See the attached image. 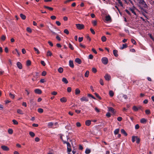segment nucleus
Listing matches in <instances>:
<instances>
[{"instance_id": "obj_55", "label": "nucleus", "mask_w": 154, "mask_h": 154, "mask_svg": "<svg viewBox=\"0 0 154 154\" xmlns=\"http://www.w3.org/2000/svg\"><path fill=\"white\" fill-rule=\"evenodd\" d=\"M100 83L102 85H104V83L103 80L102 79H100Z\"/></svg>"}, {"instance_id": "obj_21", "label": "nucleus", "mask_w": 154, "mask_h": 154, "mask_svg": "<svg viewBox=\"0 0 154 154\" xmlns=\"http://www.w3.org/2000/svg\"><path fill=\"white\" fill-rule=\"evenodd\" d=\"M80 91L78 88H76L75 90V94L76 95H77L80 94Z\"/></svg>"}, {"instance_id": "obj_24", "label": "nucleus", "mask_w": 154, "mask_h": 154, "mask_svg": "<svg viewBox=\"0 0 154 154\" xmlns=\"http://www.w3.org/2000/svg\"><path fill=\"white\" fill-rule=\"evenodd\" d=\"M91 152V150L88 148H87L85 151V153L86 154H89Z\"/></svg>"}, {"instance_id": "obj_18", "label": "nucleus", "mask_w": 154, "mask_h": 154, "mask_svg": "<svg viewBox=\"0 0 154 154\" xmlns=\"http://www.w3.org/2000/svg\"><path fill=\"white\" fill-rule=\"evenodd\" d=\"M108 109L109 111L113 113L114 112V109L112 107H108Z\"/></svg>"}, {"instance_id": "obj_1", "label": "nucleus", "mask_w": 154, "mask_h": 154, "mask_svg": "<svg viewBox=\"0 0 154 154\" xmlns=\"http://www.w3.org/2000/svg\"><path fill=\"white\" fill-rule=\"evenodd\" d=\"M76 26L77 28L79 30L82 29H84V26L83 24L79 23L76 24Z\"/></svg>"}, {"instance_id": "obj_60", "label": "nucleus", "mask_w": 154, "mask_h": 154, "mask_svg": "<svg viewBox=\"0 0 154 154\" xmlns=\"http://www.w3.org/2000/svg\"><path fill=\"white\" fill-rule=\"evenodd\" d=\"M92 71L93 72L95 73L97 72V70L95 68H93L92 69Z\"/></svg>"}, {"instance_id": "obj_41", "label": "nucleus", "mask_w": 154, "mask_h": 154, "mask_svg": "<svg viewBox=\"0 0 154 154\" xmlns=\"http://www.w3.org/2000/svg\"><path fill=\"white\" fill-rule=\"evenodd\" d=\"M95 94L96 96L98 98V99H99V100H101V98L100 97V96L99 95L97 94V93H95Z\"/></svg>"}, {"instance_id": "obj_22", "label": "nucleus", "mask_w": 154, "mask_h": 154, "mask_svg": "<svg viewBox=\"0 0 154 154\" xmlns=\"http://www.w3.org/2000/svg\"><path fill=\"white\" fill-rule=\"evenodd\" d=\"M31 62L30 60H28L26 61V65L27 66H29L31 65Z\"/></svg>"}, {"instance_id": "obj_51", "label": "nucleus", "mask_w": 154, "mask_h": 154, "mask_svg": "<svg viewBox=\"0 0 154 154\" xmlns=\"http://www.w3.org/2000/svg\"><path fill=\"white\" fill-rule=\"evenodd\" d=\"M86 38L87 40H89V41H91V38L90 37L89 35H87L86 36Z\"/></svg>"}, {"instance_id": "obj_23", "label": "nucleus", "mask_w": 154, "mask_h": 154, "mask_svg": "<svg viewBox=\"0 0 154 154\" xmlns=\"http://www.w3.org/2000/svg\"><path fill=\"white\" fill-rule=\"evenodd\" d=\"M136 138H137V136H133L132 137V142L134 143V142L135 140H136Z\"/></svg>"}, {"instance_id": "obj_45", "label": "nucleus", "mask_w": 154, "mask_h": 154, "mask_svg": "<svg viewBox=\"0 0 154 154\" xmlns=\"http://www.w3.org/2000/svg\"><path fill=\"white\" fill-rule=\"evenodd\" d=\"M139 2L140 4L143 5L145 2L144 0H140Z\"/></svg>"}, {"instance_id": "obj_48", "label": "nucleus", "mask_w": 154, "mask_h": 154, "mask_svg": "<svg viewBox=\"0 0 154 154\" xmlns=\"http://www.w3.org/2000/svg\"><path fill=\"white\" fill-rule=\"evenodd\" d=\"M92 24L94 26H96L97 25V22L96 20H94L92 22Z\"/></svg>"}, {"instance_id": "obj_3", "label": "nucleus", "mask_w": 154, "mask_h": 154, "mask_svg": "<svg viewBox=\"0 0 154 154\" xmlns=\"http://www.w3.org/2000/svg\"><path fill=\"white\" fill-rule=\"evenodd\" d=\"M1 148L3 150L5 151H8L9 150V148L7 146L5 145L2 146Z\"/></svg>"}, {"instance_id": "obj_35", "label": "nucleus", "mask_w": 154, "mask_h": 154, "mask_svg": "<svg viewBox=\"0 0 154 154\" xmlns=\"http://www.w3.org/2000/svg\"><path fill=\"white\" fill-rule=\"evenodd\" d=\"M52 55V53L50 51H48L47 52V56H51Z\"/></svg>"}, {"instance_id": "obj_50", "label": "nucleus", "mask_w": 154, "mask_h": 154, "mask_svg": "<svg viewBox=\"0 0 154 154\" xmlns=\"http://www.w3.org/2000/svg\"><path fill=\"white\" fill-rule=\"evenodd\" d=\"M64 32L67 35L69 34V31L67 29H65L64 30Z\"/></svg>"}, {"instance_id": "obj_16", "label": "nucleus", "mask_w": 154, "mask_h": 154, "mask_svg": "<svg viewBox=\"0 0 154 154\" xmlns=\"http://www.w3.org/2000/svg\"><path fill=\"white\" fill-rule=\"evenodd\" d=\"M105 18L106 20V21H109L111 20V17L109 15H108L107 16H106Z\"/></svg>"}, {"instance_id": "obj_61", "label": "nucleus", "mask_w": 154, "mask_h": 154, "mask_svg": "<svg viewBox=\"0 0 154 154\" xmlns=\"http://www.w3.org/2000/svg\"><path fill=\"white\" fill-rule=\"evenodd\" d=\"M76 126L77 127H79L81 126V124L79 122H77L76 123Z\"/></svg>"}, {"instance_id": "obj_25", "label": "nucleus", "mask_w": 154, "mask_h": 154, "mask_svg": "<svg viewBox=\"0 0 154 154\" xmlns=\"http://www.w3.org/2000/svg\"><path fill=\"white\" fill-rule=\"evenodd\" d=\"M109 94L111 97H112L114 94L113 92L111 90H110L109 91Z\"/></svg>"}, {"instance_id": "obj_39", "label": "nucleus", "mask_w": 154, "mask_h": 154, "mask_svg": "<svg viewBox=\"0 0 154 154\" xmlns=\"http://www.w3.org/2000/svg\"><path fill=\"white\" fill-rule=\"evenodd\" d=\"M38 111L39 113H42L43 112V109L42 108H38Z\"/></svg>"}, {"instance_id": "obj_54", "label": "nucleus", "mask_w": 154, "mask_h": 154, "mask_svg": "<svg viewBox=\"0 0 154 154\" xmlns=\"http://www.w3.org/2000/svg\"><path fill=\"white\" fill-rule=\"evenodd\" d=\"M46 72L45 71H43L42 72V75L43 76H45L46 74Z\"/></svg>"}, {"instance_id": "obj_4", "label": "nucleus", "mask_w": 154, "mask_h": 154, "mask_svg": "<svg viewBox=\"0 0 154 154\" xmlns=\"http://www.w3.org/2000/svg\"><path fill=\"white\" fill-rule=\"evenodd\" d=\"M35 92L38 94H41L42 93V91L41 90L39 89H36L34 90Z\"/></svg>"}, {"instance_id": "obj_8", "label": "nucleus", "mask_w": 154, "mask_h": 154, "mask_svg": "<svg viewBox=\"0 0 154 154\" xmlns=\"http://www.w3.org/2000/svg\"><path fill=\"white\" fill-rule=\"evenodd\" d=\"M80 100L82 101H85L86 102H87L88 101V99L85 97H82L80 98Z\"/></svg>"}, {"instance_id": "obj_33", "label": "nucleus", "mask_w": 154, "mask_h": 154, "mask_svg": "<svg viewBox=\"0 0 154 154\" xmlns=\"http://www.w3.org/2000/svg\"><path fill=\"white\" fill-rule=\"evenodd\" d=\"M89 73V71H86L85 74V77H88V76Z\"/></svg>"}, {"instance_id": "obj_38", "label": "nucleus", "mask_w": 154, "mask_h": 154, "mask_svg": "<svg viewBox=\"0 0 154 154\" xmlns=\"http://www.w3.org/2000/svg\"><path fill=\"white\" fill-rule=\"evenodd\" d=\"M10 97L12 99H14V94H12L11 93H10L9 94Z\"/></svg>"}, {"instance_id": "obj_10", "label": "nucleus", "mask_w": 154, "mask_h": 154, "mask_svg": "<svg viewBox=\"0 0 154 154\" xmlns=\"http://www.w3.org/2000/svg\"><path fill=\"white\" fill-rule=\"evenodd\" d=\"M122 134H123L125 136H127L128 134L125 131L124 129H122L121 130Z\"/></svg>"}, {"instance_id": "obj_7", "label": "nucleus", "mask_w": 154, "mask_h": 154, "mask_svg": "<svg viewBox=\"0 0 154 154\" xmlns=\"http://www.w3.org/2000/svg\"><path fill=\"white\" fill-rule=\"evenodd\" d=\"M69 65L72 68H73L74 67V65L73 63V61L72 60H70L69 61Z\"/></svg>"}, {"instance_id": "obj_20", "label": "nucleus", "mask_w": 154, "mask_h": 154, "mask_svg": "<svg viewBox=\"0 0 154 154\" xmlns=\"http://www.w3.org/2000/svg\"><path fill=\"white\" fill-rule=\"evenodd\" d=\"M20 16L23 20H25L26 18L25 15L22 14H20Z\"/></svg>"}, {"instance_id": "obj_31", "label": "nucleus", "mask_w": 154, "mask_h": 154, "mask_svg": "<svg viewBox=\"0 0 154 154\" xmlns=\"http://www.w3.org/2000/svg\"><path fill=\"white\" fill-rule=\"evenodd\" d=\"M69 47L71 50L74 49V47L70 43L69 44Z\"/></svg>"}, {"instance_id": "obj_49", "label": "nucleus", "mask_w": 154, "mask_h": 154, "mask_svg": "<svg viewBox=\"0 0 154 154\" xmlns=\"http://www.w3.org/2000/svg\"><path fill=\"white\" fill-rule=\"evenodd\" d=\"M131 42L133 43L134 44V45H136V41H135V40L133 39V38H132L131 39Z\"/></svg>"}, {"instance_id": "obj_63", "label": "nucleus", "mask_w": 154, "mask_h": 154, "mask_svg": "<svg viewBox=\"0 0 154 154\" xmlns=\"http://www.w3.org/2000/svg\"><path fill=\"white\" fill-rule=\"evenodd\" d=\"M90 30L91 31V32L93 34H95V32L94 31V29H93L92 28H91L90 29Z\"/></svg>"}, {"instance_id": "obj_40", "label": "nucleus", "mask_w": 154, "mask_h": 154, "mask_svg": "<svg viewBox=\"0 0 154 154\" xmlns=\"http://www.w3.org/2000/svg\"><path fill=\"white\" fill-rule=\"evenodd\" d=\"M130 10L132 12V13L134 14L135 15H136L137 14L136 12L134 11V9L130 8Z\"/></svg>"}, {"instance_id": "obj_2", "label": "nucleus", "mask_w": 154, "mask_h": 154, "mask_svg": "<svg viewBox=\"0 0 154 154\" xmlns=\"http://www.w3.org/2000/svg\"><path fill=\"white\" fill-rule=\"evenodd\" d=\"M102 62L104 64H107L108 62V59L107 57H103L101 59Z\"/></svg>"}, {"instance_id": "obj_42", "label": "nucleus", "mask_w": 154, "mask_h": 154, "mask_svg": "<svg viewBox=\"0 0 154 154\" xmlns=\"http://www.w3.org/2000/svg\"><path fill=\"white\" fill-rule=\"evenodd\" d=\"M29 135L32 137H33L35 136V134L32 132L31 131L29 133Z\"/></svg>"}, {"instance_id": "obj_36", "label": "nucleus", "mask_w": 154, "mask_h": 154, "mask_svg": "<svg viewBox=\"0 0 154 154\" xmlns=\"http://www.w3.org/2000/svg\"><path fill=\"white\" fill-rule=\"evenodd\" d=\"M136 143L137 144H139L140 142V139L137 136V138H136Z\"/></svg>"}, {"instance_id": "obj_6", "label": "nucleus", "mask_w": 154, "mask_h": 154, "mask_svg": "<svg viewBox=\"0 0 154 154\" xmlns=\"http://www.w3.org/2000/svg\"><path fill=\"white\" fill-rule=\"evenodd\" d=\"M17 65L19 69H21L22 68V64L20 62H17Z\"/></svg>"}, {"instance_id": "obj_46", "label": "nucleus", "mask_w": 154, "mask_h": 154, "mask_svg": "<svg viewBox=\"0 0 154 154\" xmlns=\"http://www.w3.org/2000/svg\"><path fill=\"white\" fill-rule=\"evenodd\" d=\"M54 125V123L52 122H50L48 123V125L49 127H52Z\"/></svg>"}, {"instance_id": "obj_29", "label": "nucleus", "mask_w": 154, "mask_h": 154, "mask_svg": "<svg viewBox=\"0 0 154 154\" xmlns=\"http://www.w3.org/2000/svg\"><path fill=\"white\" fill-rule=\"evenodd\" d=\"M132 109L135 111H137L138 110V108L136 106H134L132 108Z\"/></svg>"}, {"instance_id": "obj_15", "label": "nucleus", "mask_w": 154, "mask_h": 154, "mask_svg": "<svg viewBox=\"0 0 154 154\" xmlns=\"http://www.w3.org/2000/svg\"><path fill=\"white\" fill-rule=\"evenodd\" d=\"M60 101L62 103H65L66 102L67 100L66 98L63 97L60 99Z\"/></svg>"}, {"instance_id": "obj_11", "label": "nucleus", "mask_w": 154, "mask_h": 154, "mask_svg": "<svg viewBox=\"0 0 154 154\" xmlns=\"http://www.w3.org/2000/svg\"><path fill=\"white\" fill-rule=\"evenodd\" d=\"M39 76V73L38 72H35L33 75L34 77L36 79H37L38 78Z\"/></svg>"}, {"instance_id": "obj_5", "label": "nucleus", "mask_w": 154, "mask_h": 154, "mask_svg": "<svg viewBox=\"0 0 154 154\" xmlns=\"http://www.w3.org/2000/svg\"><path fill=\"white\" fill-rule=\"evenodd\" d=\"M104 78L106 80L109 81L110 80L111 77L108 74H106L104 76Z\"/></svg>"}, {"instance_id": "obj_62", "label": "nucleus", "mask_w": 154, "mask_h": 154, "mask_svg": "<svg viewBox=\"0 0 154 154\" xmlns=\"http://www.w3.org/2000/svg\"><path fill=\"white\" fill-rule=\"evenodd\" d=\"M41 63L44 66H45V65H46L44 61H43V60L41 61Z\"/></svg>"}, {"instance_id": "obj_27", "label": "nucleus", "mask_w": 154, "mask_h": 154, "mask_svg": "<svg viewBox=\"0 0 154 154\" xmlns=\"http://www.w3.org/2000/svg\"><path fill=\"white\" fill-rule=\"evenodd\" d=\"M146 120L144 118H142L140 120V122L142 123H146Z\"/></svg>"}, {"instance_id": "obj_43", "label": "nucleus", "mask_w": 154, "mask_h": 154, "mask_svg": "<svg viewBox=\"0 0 154 154\" xmlns=\"http://www.w3.org/2000/svg\"><path fill=\"white\" fill-rule=\"evenodd\" d=\"M34 49L35 50V51L36 52V53L37 54H39V53H40V52L36 48H34Z\"/></svg>"}, {"instance_id": "obj_53", "label": "nucleus", "mask_w": 154, "mask_h": 154, "mask_svg": "<svg viewBox=\"0 0 154 154\" xmlns=\"http://www.w3.org/2000/svg\"><path fill=\"white\" fill-rule=\"evenodd\" d=\"M72 90V88L71 87H69L67 88V91L68 92H70Z\"/></svg>"}, {"instance_id": "obj_37", "label": "nucleus", "mask_w": 154, "mask_h": 154, "mask_svg": "<svg viewBox=\"0 0 154 154\" xmlns=\"http://www.w3.org/2000/svg\"><path fill=\"white\" fill-rule=\"evenodd\" d=\"M12 122L13 124L15 125H17L18 124V122L15 119H13L12 120Z\"/></svg>"}, {"instance_id": "obj_9", "label": "nucleus", "mask_w": 154, "mask_h": 154, "mask_svg": "<svg viewBox=\"0 0 154 154\" xmlns=\"http://www.w3.org/2000/svg\"><path fill=\"white\" fill-rule=\"evenodd\" d=\"M75 61L78 63L79 64H80L82 63V60L79 58H77L75 59Z\"/></svg>"}, {"instance_id": "obj_57", "label": "nucleus", "mask_w": 154, "mask_h": 154, "mask_svg": "<svg viewBox=\"0 0 154 154\" xmlns=\"http://www.w3.org/2000/svg\"><path fill=\"white\" fill-rule=\"evenodd\" d=\"M48 43L51 47H53V44L51 41H48Z\"/></svg>"}, {"instance_id": "obj_47", "label": "nucleus", "mask_w": 154, "mask_h": 154, "mask_svg": "<svg viewBox=\"0 0 154 154\" xmlns=\"http://www.w3.org/2000/svg\"><path fill=\"white\" fill-rule=\"evenodd\" d=\"M145 113L147 115H149L150 113V111L149 109H146L145 110Z\"/></svg>"}, {"instance_id": "obj_58", "label": "nucleus", "mask_w": 154, "mask_h": 154, "mask_svg": "<svg viewBox=\"0 0 154 154\" xmlns=\"http://www.w3.org/2000/svg\"><path fill=\"white\" fill-rule=\"evenodd\" d=\"M72 151V149L71 147H69V148H67V152H71Z\"/></svg>"}, {"instance_id": "obj_30", "label": "nucleus", "mask_w": 154, "mask_h": 154, "mask_svg": "<svg viewBox=\"0 0 154 154\" xmlns=\"http://www.w3.org/2000/svg\"><path fill=\"white\" fill-rule=\"evenodd\" d=\"M119 131V129H116L114 131V134L115 135L117 134H118Z\"/></svg>"}, {"instance_id": "obj_13", "label": "nucleus", "mask_w": 154, "mask_h": 154, "mask_svg": "<svg viewBox=\"0 0 154 154\" xmlns=\"http://www.w3.org/2000/svg\"><path fill=\"white\" fill-rule=\"evenodd\" d=\"M85 123L86 125L89 126L91 124V121L90 120H87L85 121Z\"/></svg>"}, {"instance_id": "obj_17", "label": "nucleus", "mask_w": 154, "mask_h": 154, "mask_svg": "<svg viewBox=\"0 0 154 154\" xmlns=\"http://www.w3.org/2000/svg\"><path fill=\"white\" fill-rule=\"evenodd\" d=\"M128 47V45L127 44H123L122 45V47H121L120 48L121 49H123L124 48H127Z\"/></svg>"}, {"instance_id": "obj_56", "label": "nucleus", "mask_w": 154, "mask_h": 154, "mask_svg": "<svg viewBox=\"0 0 154 154\" xmlns=\"http://www.w3.org/2000/svg\"><path fill=\"white\" fill-rule=\"evenodd\" d=\"M26 30L27 32H29V33L31 32H32L31 29V28H30L29 27H27V28Z\"/></svg>"}, {"instance_id": "obj_52", "label": "nucleus", "mask_w": 154, "mask_h": 154, "mask_svg": "<svg viewBox=\"0 0 154 154\" xmlns=\"http://www.w3.org/2000/svg\"><path fill=\"white\" fill-rule=\"evenodd\" d=\"M88 96L89 97H92V98H93L94 99H95V97L93 96L92 94H88Z\"/></svg>"}, {"instance_id": "obj_64", "label": "nucleus", "mask_w": 154, "mask_h": 154, "mask_svg": "<svg viewBox=\"0 0 154 154\" xmlns=\"http://www.w3.org/2000/svg\"><path fill=\"white\" fill-rule=\"evenodd\" d=\"M143 5V7L145 8H148V6L145 2Z\"/></svg>"}, {"instance_id": "obj_28", "label": "nucleus", "mask_w": 154, "mask_h": 154, "mask_svg": "<svg viewBox=\"0 0 154 154\" xmlns=\"http://www.w3.org/2000/svg\"><path fill=\"white\" fill-rule=\"evenodd\" d=\"M44 8H47L50 11H52L53 10V8H51L48 6H45Z\"/></svg>"}, {"instance_id": "obj_19", "label": "nucleus", "mask_w": 154, "mask_h": 154, "mask_svg": "<svg viewBox=\"0 0 154 154\" xmlns=\"http://www.w3.org/2000/svg\"><path fill=\"white\" fill-rule=\"evenodd\" d=\"M58 71L60 73H62L63 71V68L60 67L58 69Z\"/></svg>"}, {"instance_id": "obj_34", "label": "nucleus", "mask_w": 154, "mask_h": 154, "mask_svg": "<svg viewBox=\"0 0 154 154\" xmlns=\"http://www.w3.org/2000/svg\"><path fill=\"white\" fill-rule=\"evenodd\" d=\"M8 132L10 134H12L13 133V130L12 129H9L8 130Z\"/></svg>"}, {"instance_id": "obj_12", "label": "nucleus", "mask_w": 154, "mask_h": 154, "mask_svg": "<svg viewBox=\"0 0 154 154\" xmlns=\"http://www.w3.org/2000/svg\"><path fill=\"white\" fill-rule=\"evenodd\" d=\"M113 53L114 55L116 57H117L118 56V51L116 50H113Z\"/></svg>"}, {"instance_id": "obj_14", "label": "nucleus", "mask_w": 154, "mask_h": 154, "mask_svg": "<svg viewBox=\"0 0 154 154\" xmlns=\"http://www.w3.org/2000/svg\"><path fill=\"white\" fill-rule=\"evenodd\" d=\"M62 81L65 84H67L68 83V82L66 79L65 78H63L62 79Z\"/></svg>"}, {"instance_id": "obj_32", "label": "nucleus", "mask_w": 154, "mask_h": 154, "mask_svg": "<svg viewBox=\"0 0 154 154\" xmlns=\"http://www.w3.org/2000/svg\"><path fill=\"white\" fill-rule=\"evenodd\" d=\"M6 38V36L5 35H2L1 37V40H2V41H4L5 40Z\"/></svg>"}, {"instance_id": "obj_59", "label": "nucleus", "mask_w": 154, "mask_h": 154, "mask_svg": "<svg viewBox=\"0 0 154 154\" xmlns=\"http://www.w3.org/2000/svg\"><path fill=\"white\" fill-rule=\"evenodd\" d=\"M83 40V37H79L78 38L79 41V42H82Z\"/></svg>"}, {"instance_id": "obj_26", "label": "nucleus", "mask_w": 154, "mask_h": 154, "mask_svg": "<svg viewBox=\"0 0 154 154\" xmlns=\"http://www.w3.org/2000/svg\"><path fill=\"white\" fill-rule=\"evenodd\" d=\"M101 39L103 42H105L106 40V38L104 36H102L101 37Z\"/></svg>"}, {"instance_id": "obj_44", "label": "nucleus", "mask_w": 154, "mask_h": 154, "mask_svg": "<svg viewBox=\"0 0 154 154\" xmlns=\"http://www.w3.org/2000/svg\"><path fill=\"white\" fill-rule=\"evenodd\" d=\"M17 112L18 113H19V114H23V112L22 111V110H21V109H17Z\"/></svg>"}]
</instances>
